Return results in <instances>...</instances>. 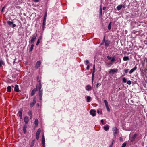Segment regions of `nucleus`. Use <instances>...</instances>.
<instances>
[{
    "label": "nucleus",
    "mask_w": 147,
    "mask_h": 147,
    "mask_svg": "<svg viewBox=\"0 0 147 147\" xmlns=\"http://www.w3.org/2000/svg\"><path fill=\"white\" fill-rule=\"evenodd\" d=\"M123 61H125L129 60V59L128 56H125L123 58Z\"/></svg>",
    "instance_id": "nucleus-21"
},
{
    "label": "nucleus",
    "mask_w": 147,
    "mask_h": 147,
    "mask_svg": "<svg viewBox=\"0 0 147 147\" xmlns=\"http://www.w3.org/2000/svg\"><path fill=\"white\" fill-rule=\"evenodd\" d=\"M30 147H31V146Z\"/></svg>",
    "instance_id": "nucleus-63"
},
{
    "label": "nucleus",
    "mask_w": 147,
    "mask_h": 147,
    "mask_svg": "<svg viewBox=\"0 0 147 147\" xmlns=\"http://www.w3.org/2000/svg\"><path fill=\"white\" fill-rule=\"evenodd\" d=\"M40 38H39L38 40V41H37V42L36 43V45H38L39 44V43H40Z\"/></svg>",
    "instance_id": "nucleus-36"
},
{
    "label": "nucleus",
    "mask_w": 147,
    "mask_h": 147,
    "mask_svg": "<svg viewBox=\"0 0 147 147\" xmlns=\"http://www.w3.org/2000/svg\"><path fill=\"white\" fill-rule=\"evenodd\" d=\"M111 22L109 24L108 26V29L109 30H110L111 29Z\"/></svg>",
    "instance_id": "nucleus-33"
},
{
    "label": "nucleus",
    "mask_w": 147,
    "mask_h": 147,
    "mask_svg": "<svg viewBox=\"0 0 147 147\" xmlns=\"http://www.w3.org/2000/svg\"><path fill=\"white\" fill-rule=\"evenodd\" d=\"M115 61V56H113V57L111 59V62L112 63L114 62Z\"/></svg>",
    "instance_id": "nucleus-31"
},
{
    "label": "nucleus",
    "mask_w": 147,
    "mask_h": 147,
    "mask_svg": "<svg viewBox=\"0 0 147 147\" xmlns=\"http://www.w3.org/2000/svg\"><path fill=\"white\" fill-rule=\"evenodd\" d=\"M93 71H95V65L94 64L93 65Z\"/></svg>",
    "instance_id": "nucleus-49"
},
{
    "label": "nucleus",
    "mask_w": 147,
    "mask_h": 147,
    "mask_svg": "<svg viewBox=\"0 0 147 147\" xmlns=\"http://www.w3.org/2000/svg\"><path fill=\"white\" fill-rule=\"evenodd\" d=\"M89 66L88 65H87V67H86V69L87 70H88L89 69Z\"/></svg>",
    "instance_id": "nucleus-46"
},
{
    "label": "nucleus",
    "mask_w": 147,
    "mask_h": 147,
    "mask_svg": "<svg viewBox=\"0 0 147 147\" xmlns=\"http://www.w3.org/2000/svg\"><path fill=\"white\" fill-rule=\"evenodd\" d=\"M104 102L107 110L109 112L110 111V109L108 106V102L107 100H104Z\"/></svg>",
    "instance_id": "nucleus-5"
},
{
    "label": "nucleus",
    "mask_w": 147,
    "mask_h": 147,
    "mask_svg": "<svg viewBox=\"0 0 147 147\" xmlns=\"http://www.w3.org/2000/svg\"><path fill=\"white\" fill-rule=\"evenodd\" d=\"M97 112L98 114H100V111L99 110H97Z\"/></svg>",
    "instance_id": "nucleus-57"
},
{
    "label": "nucleus",
    "mask_w": 147,
    "mask_h": 147,
    "mask_svg": "<svg viewBox=\"0 0 147 147\" xmlns=\"http://www.w3.org/2000/svg\"><path fill=\"white\" fill-rule=\"evenodd\" d=\"M30 116V119H32V115L31 116Z\"/></svg>",
    "instance_id": "nucleus-59"
},
{
    "label": "nucleus",
    "mask_w": 147,
    "mask_h": 147,
    "mask_svg": "<svg viewBox=\"0 0 147 147\" xmlns=\"http://www.w3.org/2000/svg\"><path fill=\"white\" fill-rule=\"evenodd\" d=\"M91 97L90 96H88L87 97L86 101L88 102H89L90 101Z\"/></svg>",
    "instance_id": "nucleus-27"
},
{
    "label": "nucleus",
    "mask_w": 147,
    "mask_h": 147,
    "mask_svg": "<svg viewBox=\"0 0 147 147\" xmlns=\"http://www.w3.org/2000/svg\"><path fill=\"white\" fill-rule=\"evenodd\" d=\"M41 132V129H38V130L36 134V138L37 140H38L39 138V135Z\"/></svg>",
    "instance_id": "nucleus-4"
},
{
    "label": "nucleus",
    "mask_w": 147,
    "mask_h": 147,
    "mask_svg": "<svg viewBox=\"0 0 147 147\" xmlns=\"http://www.w3.org/2000/svg\"><path fill=\"white\" fill-rule=\"evenodd\" d=\"M38 79H39V77H38V76L37 77V80H38Z\"/></svg>",
    "instance_id": "nucleus-58"
},
{
    "label": "nucleus",
    "mask_w": 147,
    "mask_h": 147,
    "mask_svg": "<svg viewBox=\"0 0 147 147\" xmlns=\"http://www.w3.org/2000/svg\"><path fill=\"white\" fill-rule=\"evenodd\" d=\"M41 64V62L40 61H37L36 63L35 67V68L37 69L40 66Z\"/></svg>",
    "instance_id": "nucleus-8"
},
{
    "label": "nucleus",
    "mask_w": 147,
    "mask_h": 147,
    "mask_svg": "<svg viewBox=\"0 0 147 147\" xmlns=\"http://www.w3.org/2000/svg\"><path fill=\"white\" fill-rule=\"evenodd\" d=\"M126 145V143H124L122 144L121 147H125Z\"/></svg>",
    "instance_id": "nucleus-38"
},
{
    "label": "nucleus",
    "mask_w": 147,
    "mask_h": 147,
    "mask_svg": "<svg viewBox=\"0 0 147 147\" xmlns=\"http://www.w3.org/2000/svg\"><path fill=\"white\" fill-rule=\"evenodd\" d=\"M104 129L106 131H108L109 129V126L107 125H106L104 127Z\"/></svg>",
    "instance_id": "nucleus-20"
},
{
    "label": "nucleus",
    "mask_w": 147,
    "mask_h": 147,
    "mask_svg": "<svg viewBox=\"0 0 147 147\" xmlns=\"http://www.w3.org/2000/svg\"><path fill=\"white\" fill-rule=\"evenodd\" d=\"M102 14V9L101 7H100V11H99V16L100 17Z\"/></svg>",
    "instance_id": "nucleus-29"
},
{
    "label": "nucleus",
    "mask_w": 147,
    "mask_h": 147,
    "mask_svg": "<svg viewBox=\"0 0 147 147\" xmlns=\"http://www.w3.org/2000/svg\"><path fill=\"white\" fill-rule=\"evenodd\" d=\"M28 115L30 116L32 115V112L31 111H30L29 112Z\"/></svg>",
    "instance_id": "nucleus-43"
},
{
    "label": "nucleus",
    "mask_w": 147,
    "mask_h": 147,
    "mask_svg": "<svg viewBox=\"0 0 147 147\" xmlns=\"http://www.w3.org/2000/svg\"><path fill=\"white\" fill-rule=\"evenodd\" d=\"M113 131L114 137H116V135L118 132V130L116 127H114L113 128Z\"/></svg>",
    "instance_id": "nucleus-2"
},
{
    "label": "nucleus",
    "mask_w": 147,
    "mask_h": 147,
    "mask_svg": "<svg viewBox=\"0 0 147 147\" xmlns=\"http://www.w3.org/2000/svg\"><path fill=\"white\" fill-rule=\"evenodd\" d=\"M107 58L109 60L111 59V57L109 56H107Z\"/></svg>",
    "instance_id": "nucleus-45"
},
{
    "label": "nucleus",
    "mask_w": 147,
    "mask_h": 147,
    "mask_svg": "<svg viewBox=\"0 0 147 147\" xmlns=\"http://www.w3.org/2000/svg\"><path fill=\"white\" fill-rule=\"evenodd\" d=\"M5 8V7H3L2 9V11H3L4 9Z\"/></svg>",
    "instance_id": "nucleus-56"
},
{
    "label": "nucleus",
    "mask_w": 147,
    "mask_h": 147,
    "mask_svg": "<svg viewBox=\"0 0 147 147\" xmlns=\"http://www.w3.org/2000/svg\"><path fill=\"white\" fill-rule=\"evenodd\" d=\"M34 124L36 125H38V121L37 119H35L34 122Z\"/></svg>",
    "instance_id": "nucleus-24"
},
{
    "label": "nucleus",
    "mask_w": 147,
    "mask_h": 147,
    "mask_svg": "<svg viewBox=\"0 0 147 147\" xmlns=\"http://www.w3.org/2000/svg\"><path fill=\"white\" fill-rule=\"evenodd\" d=\"M118 71V69H111L109 71V74H113L115 72H117Z\"/></svg>",
    "instance_id": "nucleus-6"
},
{
    "label": "nucleus",
    "mask_w": 147,
    "mask_h": 147,
    "mask_svg": "<svg viewBox=\"0 0 147 147\" xmlns=\"http://www.w3.org/2000/svg\"><path fill=\"white\" fill-rule=\"evenodd\" d=\"M42 143L43 145L44 146L45 145V139H42Z\"/></svg>",
    "instance_id": "nucleus-35"
},
{
    "label": "nucleus",
    "mask_w": 147,
    "mask_h": 147,
    "mask_svg": "<svg viewBox=\"0 0 147 147\" xmlns=\"http://www.w3.org/2000/svg\"><path fill=\"white\" fill-rule=\"evenodd\" d=\"M101 123H102V124H103V122H104V121H103V119H102V120H101Z\"/></svg>",
    "instance_id": "nucleus-50"
},
{
    "label": "nucleus",
    "mask_w": 147,
    "mask_h": 147,
    "mask_svg": "<svg viewBox=\"0 0 147 147\" xmlns=\"http://www.w3.org/2000/svg\"><path fill=\"white\" fill-rule=\"evenodd\" d=\"M42 139H45L44 138V136L43 135L42 136Z\"/></svg>",
    "instance_id": "nucleus-54"
},
{
    "label": "nucleus",
    "mask_w": 147,
    "mask_h": 147,
    "mask_svg": "<svg viewBox=\"0 0 147 147\" xmlns=\"http://www.w3.org/2000/svg\"><path fill=\"white\" fill-rule=\"evenodd\" d=\"M36 99L34 98L33 99V101L30 104V107L31 108L36 103Z\"/></svg>",
    "instance_id": "nucleus-12"
},
{
    "label": "nucleus",
    "mask_w": 147,
    "mask_h": 147,
    "mask_svg": "<svg viewBox=\"0 0 147 147\" xmlns=\"http://www.w3.org/2000/svg\"><path fill=\"white\" fill-rule=\"evenodd\" d=\"M100 84V83H97V84H96V87H98V86H99Z\"/></svg>",
    "instance_id": "nucleus-48"
},
{
    "label": "nucleus",
    "mask_w": 147,
    "mask_h": 147,
    "mask_svg": "<svg viewBox=\"0 0 147 147\" xmlns=\"http://www.w3.org/2000/svg\"><path fill=\"white\" fill-rule=\"evenodd\" d=\"M90 113L92 116H94L96 115V111L94 110H91L90 111Z\"/></svg>",
    "instance_id": "nucleus-10"
},
{
    "label": "nucleus",
    "mask_w": 147,
    "mask_h": 147,
    "mask_svg": "<svg viewBox=\"0 0 147 147\" xmlns=\"http://www.w3.org/2000/svg\"><path fill=\"white\" fill-rule=\"evenodd\" d=\"M11 88L10 86H8L7 88V91L8 92H11Z\"/></svg>",
    "instance_id": "nucleus-23"
},
{
    "label": "nucleus",
    "mask_w": 147,
    "mask_h": 147,
    "mask_svg": "<svg viewBox=\"0 0 147 147\" xmlns=\"http://www.w3.org/2000/svg\"><path fill=\"white\" fill-rule=\"evenodd\" d=\"M113 64V63L111 62H110L109 63H107V65L109 67H111Z\"/></svg>",
    "instance_id": "nucleus-28"
},
{
    "label": "nucleus",
    "mask_w": 147,
    "mask_h": 147,
    "mask_svg": "<svg viewBox=\"0 0 147 147\" xmlns=\"http://www.w3.org/2000/svg\"><path fill=\"white\" fill-rule=\"evenodd\" d=\"M86 89L88 91L91 90L92 89V88L89 85H87L86 86Z\"/></svg>",
    "instance_id": "nucleus-19"
},
{
    "label": "nucleus",
    "mask_w": 147,
    "mask_h": 147,
    "mask_svg": "<svg viewBox=\"0 0 147 147\" xmlns=\"http://www.w3.org/2000/svg\"><path fill=\"white\" fill-rule=\"evenodd\" d=\"M24 122L26 123V124L28 123V122L29 120L27 116H26L24 118Z\"/></svg>",
    "instance_id": "nucleus-18"
},
{
    "label": "nucleus",
    "mask_w": 147,
    "mask_h": 147,
    "mask_svg": "<svg viewBox=\"0 0 147 147\" xmlns=\"http://www.w3.org/2000/svg\"><path fill=\"white\" fill-rule=\"evenodd\" d=\"M39 0H34V1L36 2H38Z\"/></svg>",
    "instance_id": "nucleus-51"
},
{
    "label": "nucleus",
    "mask_w": 147,
    "mask_h": 147,
    "mask_svg": "<svg viewBox=\"0 0 147 147\" xmlns=\"http://www.w3.org/2000/svg\"><path fill=\"white\" fill-rule=\"evenodd\" d=\"M38 82H39V86H38V87H40V85H41V86H42V85H41V82H40V80H39Z\"/></svg>",
    "instance_id": "nucleus-44"
},
{
    "label": "nucleus",
    "mask_w": 147,
    "mask_h": 147,
    "mask_svg": "<svg viewBox=\"0 0 147 147\" xmlns=\"http://www.w3.org/2000/svg\"><path fill=\"white\" fill-rule=\"evenodd\" d=\"M121 61V59L120 58L119 59V60H117V63H120Z\"/></svg>",
    "instance_id": "nucleus-37"
},
{
    "label": "nucleus",
    "mask_w": 147,
    "mask_h": 147,
    "mask_svg": "<svg viewBox=\"0 0 147 147\" xmlns=\"http://www.w3.org/2000/svg\"><path fill=\"white\" fill-rule=\"evenodd\" d=\"M32 37L31 39L30 42L31 43H34L36 39L37 36V34H35L34 35H32Z\"/></svg>",
    "instance_id": "nucleus-3"
},
{
    "label": "nucleus",
    "mask_w": 147,
    "mask_h": 147,
    "mask_svg": "<svg viewBox=\"0 0 147 147\" xmlns=\"http://www.w3.org/2000/svg\"><path fill=\"white\" fill-rule=\"evenodd\" d=\"M40 87H38L39 89V99L40 100H42V89H41L42 88V86L41 85H40Z\"/></svg>",
    "instance_id": "nucleus-1"
},
{
    "label": "nucleus",
    "mask_w": 147,
    "mask_h": 147,
    "mask_svg": "<svg viewBox=\"0 0 147 147\" xmlns=\"http://www.w3.org/2000/svg\"><path fill=\"white\" fill-rule=\"evenodd\" d=\"M14 91L17 92H19L20 91L18 88V86L17 85H16L14 87Z\"/></svg>",
    "instance_id": "nucleus-16"
},
{
    "label": "nucleus",
    "mask_w": 147,
    "mask_h": 147,
    "mask_svg": "<svg viewBox=\"0 0 147 147\" xmlns=\"http://www.w3.org/2000/svg\"><path fill=\"white\" fill-rule=\"evenodd\" d=\"M46 20H43L42 24V27L43 28L45 27L46 25Z\"/></svg>",
    "instance_id": "nucleus-25"
},
{
    "label": "nucleus",
    "mask_w": 147,
    "mask_h": 147,
    "mask_svg": "<svg viewBox=\"0 0 147 147\" xmlns=\"http://www.w3.org/2000/svg\"><path fill=\"white\" fill-rule=\"evenodd\" d=\"M34 142H35V140H33L32 141V142L31 143V147H33V146L34 145Z\"/></svg>",
    "instance_id": "nucleus-30"
},
{
    "label": "nucleus",
    "mask_w": 147,
    "mask_h": 147,
    "mask_svg": "<svg viewBox=\"0 0 147 147\" xmlns=\"http://www.w3.org/2000/svg\"><path fill=\"white\" fill-rule=\"evenodd\" d=\"M127 83L128 84L130 85L131 84V82L130 80H128L127 81Z\"/></svg>",
    "instance_id": "nucleus-41"
},
{
    "label": "nucleus",
    "mask_w": 147,
    "mask_h": 147,
    "mask_svg": "<svg viewBox=\"0 0 147 147\" xmlns=\"http://www.w3.org/2000/svg\"><path fill=\"white\" fill-rule=\"evenodd\" d=\"M137 69V67L135 66L134 67L133 69H131L130 71H129V73L130 74H131L134 71L136 70Z\"/></svg>",
    "instance_id": "nucleus-17"
},
{
    "label": "nucleus",
    "mask_w": 147,
    "mask_h": 147,
    "mask_svg": "<svg viewBox=\"0 0 147 147\" xmlns=\"http://www.w3.org/2000/svg\"><path fill=\"white\" fill-rule=\"evenodd\" d=\"M106 9V7H104L103 8V10H105Z\"/></svg>",
    "instance_id": "nucleus-53"
},
{
    "label": "nucleus",
    "mask_w": 147,
    "mask_h": 147,
    "mask_svg": "<svg viewBox=\"0 0 147 147\" xmlns=\"http://www.w3.org/2000/svg\"><path fill=\"white\" fill-rule=\"evenodd\" d=\"M93 78H94V77L93 76H92V82H93Z\"/></svg>",
    "instance_id": "nucleus-55"
},
{
    "label": "nucleus",
    "mask_w": 147,
    "mask_h": 147,
    "mask_svg": "<svg viewBox=\"0 0 147 147\" xmlns=\"http://www.w3.org/2000/svg\"><path fill=\"white\" fill-rule=\"evenodd\" d=\"M94 72H95V71H93V72H92V76H93V77L94 76Z\"/></svg>",
    "instance_id": "nucleus-47"
},
{
    "label": "nucleus",
    "mask_w": 147,
    "mask_h": 147,
    "mask_svg": "<svg viewBox=\"0 0 147 147\" xmlns=\"http://www.w3.org/2000/svg\"><path fill=\"white\" fill-rule=\"evenodd\" d=\"M105 36H104L103 41L105 42V46H108L110 43V41L107 40L105 41Z\"/></svg>",
    "instance_id": "nucleus-7"
},
{
    "label": "nucleus",
    "mask_w": 147,
    "mask_h": 147,
    "mask_svg": "<svg viewBox=\"0 0 147 147\" xmlns=\"http://www.w3.org/2000/svg\"><path fill=\"white\" fill-rule=\"evenodd\" d=\"M27 127V126L26 124H25L23 126V130L24 134H25L26 133Z\"/></svg>",
    "instance_id": "nucleus-15"
},
{
    "label": "nucleus",
    "mask_w": 147,
    "mask_h": 147,
    "mask_svg": "<svg viewBox=\"0 0 147 147\" xmlns=\"http://www.w3.org/2000/svg\"><path fill=\"white\" fill-rule=\"evenodd\" d=\"M22 110L21 109H20V110H19L18 112L20 118L21 119H22Z\"/></svg>",
    "instance_id": "nucleus-11"
},
{
    "label": "nucleus",
    "mask_w": 147,
    "mask_h": 147,
    "mask_svg": "<svg viewBox=\"0 0 147 147\" xmlns=\"http://www.w3.org/2000/svg\"><path fill=\"white\" fill-rule=\"evenodd\" d=\"M128 71H129V69H126L124 71L125 73H127L128 72Z\"/></svg>",
    "instance_id": "nucleus-42"
},
{
    "label": "nucleus",
    "mask_w": 147,
    "mask_h": 147,
    "mask_svg": "<svg viewBox=\"0 0 147 147\" xmlns=\"http://www.w3.org/2000/svg\"><path fill=\"white\" fill-rule=\"evenodd\" d=\"M12 87H14V86H12Z\"/></svg>",
    "instance_id": "nucleus-62"
},
{
    "label": "nucleus",
    "mask_w": 147,
    "mask_h": 147,
    "mask_svg": "<svg viewBox=\"0 0 147 147\" xmlns=\"http://www.w3.org/2000/svg\"><path fill=\"white\" fill-rule=\"evenodd\" d=\"M37 89L36 88L34 89L31 92V96H33L35 94V93L37 91Z\"/></svg>",
    "instance_id": "nucleus-14"
},
{
    "label": "nucleus",
    "mask_w": 147,
    "mask_h": 147,
    "mask_svg": "<svg viewBox=\"0 0 147 147\" xmlns=\"http://www.w3.org/2000/svg\"><path fill=\"white\" fill-rule=\"evenodd\" d=\"M102 113V112H100V114H101Z\"/></svg>",
    "instance_id": "nucleus-60"
},
{
    "label": "nucleus",
    "mask_w": 147,
    "mask_h": 147,
    "mask_svg": "<svg viewBox=\"0 0 147 147\" xmlns=\"http://www.w3.org/2000/svg\"><path fill=\"white\" fill-rule=\"evenodd\" d=\"M123 7L122 5H121L118 6L117 7V9L118 10H120Z\"/></svg>",
    "instance_id": "nucleus-22"
},
{
    "label": "nucleus",
    "mask_w": 147,
    "mask_h": 147,
    "mask_svg": "<svg viewBox=\"0 0 147 147\" xmlns=\"http://www.w3.org/2000/svg\"><path fill=\"white\" fill-rule=\"evenodd\" d=\"M16 59H16H14V62H15V59Z\"/></svg>",
    "instance_id": "nucleus-61"
},
{
    "label": "nucleus",
    "mask_w": 147,
    "mask_h": 147,
    "mask_svg": "<svg viewBox=\"0 0 147 147\" xmlns=\"http://www.w3.org/2000/svg\"><path fill=\"white\" fill-rule=\"evenodd\" d=\"M86 65H87L89 63V61L88 60H86L85 61Z\"/></svg>",
    "instance_id": "nucleus-40"
},
{
    "label": "nucleus",
    "mask_w": 147,
    "mask_h": 147,
    "mask_svg": "<svg viewBox=\"0 0 147 147\" xmlns=\"http://www.w3.org/2000/svg\"><path fill=\"white\" fill-rule=\"evenodd\" d=\"M122 139H122V137H120V138H119V140H120V141H122Z\"/></svg>",
    "instance_id": "nucleus-52"
},
{
    "label": "nucleus",
    "mask_w": 147,
    "mask_h": 147,
    "mask_svg": "<svg viewBox=\"0 0 147 147\" xmlns=\"http://www.w3.org/2000/svg\"><path fill=\"white\" fill-rule=\"evenodd\" d=\"M7 23L10 26H11L12 25V27L13 28H14L16 26V25L15 24H13V22H11L10 21H8L7 22Z\"/></svg>",
    "instance_id": "nucleus-9"
},
{
    "label": "nucleus",
    "mask_w": 147,
    "mask_h": 147,
    "mask_svg": "<svg viewBox=\"0 0 147 147\" xmlns=\"http://www.w3.org/2000/svg\"><path fill=\"white\" fill-rule=\"evenodd\" d=\"M34 47V45L33 44H32L31 45L30 49V50H29V52H31V51H32V50L33 49V48Z\"/></svg>",
    "instance_id": "nucleus-26"
},
{
    "label": "nucleus",
    "mask_w": 147,
    "mask_h": 147,
    "mask_svg": "<svg viewBox=\"0 0 147 147\" xmlns=\"http://www.w3.org/2000/svg\"><path fill=\"white\" fill-rule=\"evenodd\" d=\"M137 135L136 134H135L133 136L131 140V142H132L134 141Z\"/></svg>",
    "instance_id": "nucleus-13"
},
{
    "label": "nucleus",
    "mask_w": 147,
    "mask_h": 147,
    "mask_svg": "<svg viewBox=\"0 0 147 147\" xmlns=\"http://www.w3.org/2000/svg\"><path fill=\"white\" fill-rule=\"evenodd\" d=\"M122 80L123 81V82L124 83H126L127 81L126 80L125 78V77H123L122 78Z\"/></svg>",
    "instance_id": "nucleus-34"
},
{
    "label": "nucleus",
    "mask_w": 147,
    "mask_h": 147,
    "mask_svg": "<svg viewBox=\"0 0 147 147\" xmlns=\"http://www.w3.org/2000/svg\"><path fill=\"white\" fill-rule=\"evenodd\" d=\"M3 64V61L2 60H0V67Z\"/></svg>",
    "instance_id": "nucleus-39"
},
{
    "label": "nucleus",
    "mask_w": 147,
    "mask_h": 147,
    "mask_svg": "<svg viewBox=\"0 0 147 147\" xmlns=\"http://www.w3.org/2000/svg\"><path fill=\"white\" fill-rule=\"evenodd\" d=\"M47 16V12H46L45 13V14L43 20H46Z\"/></svg>",
    "instance_id": "nucleus-32"
}]
</instances>
